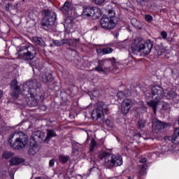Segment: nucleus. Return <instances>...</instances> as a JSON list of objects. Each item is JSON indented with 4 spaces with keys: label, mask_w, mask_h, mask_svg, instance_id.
I'll return each mask as SVG.
<instances>
[{
    "label": "nucleus",
    "mask_w": 179,
    "mask_h": 179,
    "mask_svg": "<svg viewBox=\"0 0 179 179\" xmlns=\"http://www.w3.org/2000/svg\"><path fill=\"white\" fill-rule=\"evenodd\" d=\"M11 96L13 99H16V104L19 106H26L28 104L29 107H37L40 100L46 99L45 92L41 88V84L37 80H29L24 83L21 90V94L24 97L22 100L17 101L19 94L20 93V88L17 86V80L14 79L11 81Z\"/></svg>",
    "instance_id": "nucleus-1"
},
{
    "label": "nucleus",
    "mask_w": 179,
    "mask_h": 179,
    "mask_svg": "<svg viewBox=\"0 0 179 179\" xmlns=\"http://www.w3.org/2000/svg\"><path fill=\"white\" fill-rule=\"evenodd\" d=\"M145 96L147 100H150V101L147 102V104L152 108L155 115H156L157 111V105L160 103L162 99L174 100L178 97V94L174 90L170 87L164 90L160 85H153L151 87V90L145 92Z\"/></svg>",
    "instance_id": "nucleus-2"
},
{
    "label": "nucleus",
    "mask_w": 179,
    "mask_h": 179,
    "mask_svg": "<svg viewBox=\"0 0 179 179\" xmlns=\"http://www.w3.org/2000/svg\"><path fill=\"white\" fill-rule=\"evenodd\" d=\"M153 48V43L150 40L145 43H142V38H136L134 39L131 45V50L134 55H138V52H142L144 55H148Z\"/></svg>",
    "instance_id": "nucleus-3"
},
{
    "label": "nucleus",
    "mask_w": 179,
    "mask_h": 179,
    "mask_svg": "<svg viewBox=\"0 0 179 179\" xmlns=\"http://www.w3.org/2000/svg\"><path fill=\"white\" fill-rule=\"evenodd\" d=\"M36 54H37L36 47L30 43L21 46L18 51L19 58L23 61L34 59Z\"/></svg>",
    "instance_id": "nucleus-4"
},
{
    "label": "nucleus",
    "mask_w": 179,
    "mask_h": 179,
    "mask_svg": "<svg viewBox=\"0 0 179 179\" xmlns=\"http://www.w3.org/2000/svg\"><path fill=\"white\" fill-rule=\"evenodd\" d=\"M43 18L42 20V27L45 30H50L55 25L57 22V13L50 10H44L43 11Z\"/></svg>",
    "instance_id": "nucleus-5"
},
{
    "label": "nucleus",
    "mask_w": 179,
    "mask_h": 179,
    "mask_svg": "<svg viewBox=\"0 0 179 179\" xmlns=\"http://www.w3.org/2000/svg\"><path fill=\"white\" fill-rule=\"evenodd\" d=\"M16 134L17 133L15 132L10 135L8 143H10V145L11 148H13V149H15V150H20V149H23V148H24V146L29 143V138L24 134L21 133L22 136L17 138L15 141L12 143V139L15 138V135H16Z\"/></svg>",
    "instance_id": "nucleus-6"
},
{
    "label": "nucleus",
    "mask_w": 179,
    "mask_h": 179,
    "mask_svg": "<svg viewBox=\"0 0 179 179\" xmlns=\"http://www.w3.org/2000/svg\"><path fill=\"white\" fill-rule=\"evenodd\" d=\"M38 71L40 72L39 77L42 81L46 85H50V83H57L54 82V76H52V71L50 69L45 68V64H38Z\"/></svg>",
    "instance_id": "nucleus-7"
},
{
    "label": "nucleus",
    "mask_w": 179,
    "mask_h": 179,
    "mask_svg": "<svg viewBox=\"0 0 179 179\" xmlns=\"http://www.w3.org/2000/svg\"><path fill=\"white\" fill-rule=\"evenodd\" d=\"M118 24V17L115 16L103 15L100 20V25L104 30H113Z\"/></svg>",
    "instance_id": "nucleus-8"
},
{
    "label": "nucleus",
    "mask_w": 179,
    "mask_h": 179,
    "mask_svg": "<svg viewBox=\"0 0 179 179\" xmlns=\"http://www.w3.org/2000/svg\"><path fill=\"white\" fill-rule=\"evenodd\" d=\"M95 109L91 113V117L94 121H97L101 118L104 114L108 113V106L106 105L103 101H99L95 105Z\"/></svg>",
    "instance_id": "nucleus-9"
},
{
    "label": "nucleus",
    "mask_w": 179,
    "mask_h": 179,
    "mask_svg": "<svg viewBox=\"0 0 179 179\" xmlns=\"http://www.w3.org/2000/svg\"><path fill=\"white\" fill-rule=\"evenodd\" d=\"M115 62V58L114 57L99 60L98 66L95 68V71L103 75H107L110 71V68L114 65Z\"/></svg>",
    "instance_id": "nucleus-10"
},
{
    "label": "nucleus",
    "mask_w": 179,
    "mask_h": 179,
    "mask_svg": "<svg viewBox=\"0 0 179 179\" xmlns=\"http://www.w3.org/2000/svg\"><path fill=\"white\" fill-rule=\"evenodd\" d=\"M102 15L101 10L98 7H85L82 13V17L87 19V17H93V19H99Z\"/></svg>",
    "instance_id": "nucleus-11"
},
{
    "label": "nucleus",
    "mask_w": 179,
    "mask_h": 179,
    "mask_svg": "<svg viewBox=\"0 0 179 179\" xmlns=\"http://www.w3.org/2000/svg\"><path fill=\"white\" fill-rule=\"evenodd\" d=\"M99 159L100 160H104V164L108 169H111L114 167V161L113 159H115L113 157V154H110L106 151H100L98 155Z\"/></svg>",
    "instance_id": "nucleus-12"
},
{
    "label": "nucleus",
    "mask_w": 179,
    "mask_h": 179,
    "mask_svg": "<svg viewBox=\"0 0 179 179\" xmlns=\"http://www.w3.org/2000/svg\"><path fill=\"white\" fill-rule=\"evenodd\" d=\"M79 41H80V38L54 40L53 44H55L56 47H61V45H64V44H68L69 47H72L73 48H76V47L79 45Z\"/></svg>",
    "instance_id": "nucleus-13"
},
{
    "label": "nucleus",
    "mask_w": 179,
    "mask_h": 179,
    "mask_svg": "<svg viewBox=\"0 0 179 179\" xmlns=\"http://www.w3.org/2000/svg\"><path fill=\"white\" fill-rule=\"evenodd\" d=\"M132 106H134V102L131 101V99H124L121 103V106L120 108V113H122V115H127V114L129 113L131 108H132Z\"/></svg>",
    "instance_id": "nucleus-14"
},
{
    "label": "nucleus",
    "mask_w": 179,
    "mask_h": 179,
    "mask_svg": "<svg viewBox=\"0 0 179 179\" xmlns=\"http://www.w3.org/2000/svg\"><path fill=\"white\" fill-rule=\"evenodd\" d=\"M138 5H140V6H145L147 9H149L150 10H155L156 9V3H153L151 4H149V0H136Z\"/></svg>",
    "instance_id": "nucleus-15"
},
{
    "label": "nucleus",
    "mask_w": 179,
    "mask_h": 179,
    "mask_svg": "<svg viewBox=\"0 0 179 179\" xmlns=\"http://www.w3.org/2000/svg\"><path fill=\"white\" fill-rule=\"evenodd\" d=\"M113 161V167H118L119 166H122V157L120 155L112 154Z\"/></svg>",
    "instance_id": "nucleus-16"
},
{
    "label": "nucleus",
    "mask_w": 179,
    "mask_h": 179,
    "mask_svg": "<svg viewBox=\"0 0 179 179\" xmlns=\"http://www.w3.org/2000/svg\"><path fill=\"white\" fill-rule=\"evenodd\" d=\"M57 137V132L54 131L52 129H47V136L44 140L45 143H48L50 141H51L52 138Z\"/></svg>",
    "instance_id": "nucleus-17"
},
{
    "label": "nucleus",
    "mask_w": 179,
    "mask_h": 179,
    "mask_svg": "<svg viewBox=\"0 0 179 179\" xmlns=\"http://www.w3.org/2000/svg\"><path fill=\"white\" fill-rule=\"evenodd\" d=\"M152 124H155V122H156L155 131H162V129H164V128L167 127V124L163 122H160L157 119L155 120H152Z\"/></svg>",
    "instance_id": "nucleus-18"
},
{
    "label": "nucleus",
    "mask_w": 179,
    "mask_h": 179,
    "mask_svg": "<svg viewBox=\"0 0 179 179\" xmlns=\"http://www.w3.org/2000/svg\"><path fill=\"white\" fill-rule=\"evenodd\" d=\"M131 96V90H125L124 91H119L117 93V97L119 100H122L124 97H129Z\"/></svg>",
    "instance_id": "nucleus-19"
},
{
    "label": "nucleus",
    "mask_w": 179,
    "mask_h": 179,
    "mask_svg": "<svg viewBox=\"0 0 179 179\" xmlns=\"http://www.w3.org/2000/svg\"><path fill=\"white\" fill-rule=\"evenodd\" d=\"M40 150V147L36 144L34 143L32 145H30L29 150H28V153L30 156L34 155L37 152Z\"/></svg>",
    "instance_id": "nucleus-20"
},
{
    "label": "nucleus",
    "mask_w": 179,
    "mask_h": 179,
    "mask_svg": "<svg viewBox=\"0 0 179 179\" xmlns=\"http://www.w3.org/2000/svg\"><path fill=\"white\" fill-rule=\"evenodd\" d=\"M101 94V90H94L92 92H89V96L91 100H96V99L100 97Z\"/></svg>",
    "instance_id": "nucleus-21"
},
{
    "label": "nucleus",
    "mask_w": 179,
    "mask_h": 179,
    "mask_svg": "<svg viewBox=\"0 0 179 179\" xmlns=\"http://www.w3.org/2000/svg\"><path fill=\"white\" fill-rule=\"evenodd\" d=\"M172 142L175 145H179V128L175 129L173 135L172 136Z\"/></svg>",
    "instance_id": "nucleus-22"
},
{
    "label": "nucleus",
    "mask_w": 179,
    "mask_h": 179,
    "mask_svg": "<svg viewBox=\"0 0 179 179\" xmlns=\"http://www.w3.org/2000/svg\"><path fill=\"white\" fill-rule=\"evenodd\" d=\"M23 162H24V160H23L22 158L13 157L10 160V166H17L21 163H23Z\"/></svg>",
    "instance_id": "nucleus-23"
},
{
    "label": "nucleus",
    "mask_w": 179,
    "mask_h": 179,
    "mask_svg": "<svg viewBox=\"0 0 179 179\" xmlns=\"http://www.w3.org/2000/svg\"><path fill=\"white\" fill-rule=\"evenodd\" d=\"M139 174L140 176H146L148 174V164L139 165Z\"/></svg>",
    "instance_id": "nucleus-24"
},
{
    "label": "nucleus",
    "mask_w": 179,
    "mask_h": 179,
    "mask_svg": "<svg viewBox=\"0 0 179 179\" xmlns=\"http://www.w3.org/2000/svg\"><path fill=\"white\" fill-rule=\"evenodd\" d=\"M58 159L61 164H66V163L69 162V156L68 155H59Z\"/></svg>",
    "instance_id": "nucleus-25"
},
{
    "label": "nucleus",
    "mask_w": 179,
    "mask_h": 179,
    "mask_svg": "<svg viewBox=\"0 0 179 179\" xmlns=\"http://www.w3.org/2000/svg\"><path fill=\"white\" fill-rule=\"evenodd\" d=\"M72 9H73V6L69 1H66L62 8V10H66V12H69Z\"/></svg>",
    "instance_id": "nucleus-26"
},
{
    "label": "nucleus",
    "mask_w": 179,
    "mask_h": 179,
    "mask_svg": "<svg viewBox=\"0 0 179 179\" xmlns=\"http://www.w3.org/2000/svg\"><path fill=\"white\" fill-rule=\"evenodd\" d=\"M32 40L35 44L40 45V47H44V45H45L44 41H43V38L40 37H33Z\"/></svg>",
    "instance_id": "nucleus-27"
},
{
    "label": "nucleus",
    "mask_w": 179,
    "mask_h": 179,
    "mask_svg": "<svg viewBox=\"0 0 179 179\" xmlns=\"http://www.w3.org/2000/svg\"><path fill=\"white\" fill-rule=\"evenodd\" d=\"M13 155H15L13 152L10 151H4L2 154L3 159H10V157H13Z\"/></svg>",
    "instance_id": "nucleus-28"
},
{
    "label": "nucleus",
    "mask_w": 179,
    "mask_h": 179,
    "mask_svg": "<svg viewBox=\"0 0 179 179\" xmlns=\"http://www.w3.org/2000/svg\"><path fill=\"white\" fill-rule=\"evenodd\" d=\"M117 45H118V48L120 49L128 48V47H129V42L128 41H122V42H120Z\"/></svg>",
    "instance_id": "nucleus-29"
},
{
    "label": "nucleus",
    "mask_w": 179,
    "mask_h": 179,
    "mask_svg": "<svg viewBox=\"0 0 179 179\" xmlns=\"http://www.w3.org/2000/svg\"><path fill=\"white\" fill-rule=\"evenodd\" d=\"M145 124H146V120L143 119H138L137 122V127L139 129H143V128H145Z\"/></svg>",
    "instance_id": "nucleus-30"
},
{
    "label": "nucleus",
    "mask_w": 179,
    "mask_h": 179,
    "mask_svg": "<svg viewBox=\"0 0 179 179\" xmlns=\"http://www.w3.org/2000/svg\"><path fill=\"white\" fill-rule=\"evenodd\" d=\"M40 64H43V63H40ZM40 64H38V65H39ZM38 66H37L36 63V62H34V61H33V62H29V66H31V68H32V69H33L34 73H36V72L37 71H38Z\"/></svg>",
    "instance_id": "nucleus-31"
},
{
    "label": "nucleus",
    "mask_w": 179,
    "mask_h": 179,
    "mask_svg": "<svg viewBox=\"0 0 179 179\" xmlns=\"http://www.w3.org/2000/svg\"><path fill=\"white\" fill-rule=\"evenodd\" d=\"M96 146H97V143L96 142V140L92 139L90 143V152H93Z\"/></svg>",
    "instance_id": "nucleus-32"
},
{
    "label": "nucleus",
    "mask_w": 179,
    "mask_h": 179,
    "mask_svg": "<svg viewBox=\"0 0 179 179\" xmlns=\"http://www.w3.org/2000/svg\"><path fill=\"white\" fill-rule=\"evenodd\" d=\"M105 124L109 128H113V127H114V121L111 119H106L105 120Z\"/></svg>",
    "instance_id": "nucleus-33"
},
{
    "label": "nucleus",
    "mask_w": 179,
    "mask_h": 179,
    "mask_svg": "<svg viewBox=\"0 0 179 179\" xmlns=\"http://www.w3.org/2000/svg\"><path fill=\"white\" fill-rule=\"evenodd\" d=\"M113 51H114V50L113 49V48H103V55H106L107 54H111V52H113Z\"/></svg>",
    "instance_id": "nucleus-34"
},
{
    "label": "nucleus",
    "mask_w": 179,
    "mask_h": 179,
    "mask_svg": "<svg viewBox=\"0 0 179 179\" xmlns=\"http://www.w3.org/2000/svg\"><path fill=\"white\" fill-rule=\"evenodd\" d=\"M131 23L134 27H138L139 26V21L136 20V18H132L131 20Z\"/></svg>",
    "instance_id": "nucleus-35"
},
{
    "label": "nucleus",
    "mask_w": 179,
    "mask_h": 179,
    "mask_svg": "<svg viewBox=\"0 0 179 179\" xmlns=\"http://www.w3.org/2000/svg\"><path fill=\"white\" fill-rule=\"evenodd\" d=\"M145 19L148 23H150L152 20H153V17L149 14H145Z\"/></svg>",
    "instance_id": "nucleus-36"
},
{
    "label": "nucleus",
    "mask_w": 179,
    "mask_h": 179,
    "mask_svg": "<svg viewBox=\"0 0 179 179\" xmlns=\"http://www.w3.org/2000/svg\"><path fill=\"white\" fill-rule=\"evenodd\" d=\"M170 108V105L167 103V102L162 101V110H169Z\"/></svg>",
    "instance_id": "nucleus-37"
},
{
    "label": "nucleus",
    "mask_w": 179,
    "mask_h": 179,
    "mask_svg": "<svg viewBox=\"0 0 179 179\" xmlns=\"http://www.w3.org/2000/svg\"><path fill=\"white\" fill-rule=\"evenodd\" d=\"M161 36L164 40H167V32L166 31H162L161 32Z\"/></svg>",
    "instance_id": "nucleus-38"
},
{
    "label": "nucleus",
    "mask_w": 179,
    "mask_h": 179,
    "mask_svg": "<svg viewBox=\"0 0 179 179\" xmlns=\"http://www.w3.org/2000/svg\"><path fill=\"white\" fill-rule=\"evenodd\" d=\"M96 53L98 54V55H104L103 48H96Z\"/></svg>",
    "instance_id": "nucleus-39"
},
{
    "label": "nucleus",
    "mask_w": 179,
    "mask_h": 179,
    "mask_svg": "<svg viewBox=\"0 0 179 179\" xmlns=\"http://www.w3.org/2000/svg\"><path fill=\"white\" fill-rule=\"evenodd\" d=\"M96 5H102V3H104L106 2V0H94Z\"/></svg>",
    "instance_id": "nucleus-40"
},
{
    "label": "nucleus",
    "mask_w": 179,
    "mask_h": 179,
    "mask_svg": "<svg viewBox=\"0 0 179 179\" xmlns=\"http://www.w3.org/2000/svg\"><path fill=\"white\" fill-rule=\"evenodd\" d=\"M108 16H115V12L114 11V10L110 9L108 11Z\"/></svg>",
    "instance_id": "nucleus-41"
},
{
    "label": "nucleus",
    "mask_w": 179,
    "mask_h": 179,
    "mask_svg": "<svg viewBox=\"0 0 179 179\" xmlns=\"http://www.w3.org/2000/svg\"><path fill=\"white\" fill-rule=\"evenodd\" d=\"M140 110H141V111H140L141 114H143V113H145V112L146 111L147 108H146V106H145L144 105H143V106H141V107L140 108Z\"/></svg>",
    "instance_id": "nucleus-42"
},
{
    "label": "nucleus",
    "mask_w": 179,
    "mask_h": 179,
    "mask_svg": "<svg viewBox=\"0 0 179 179\" xmlns=\"http://www.w3.org/2000/svg\"><path fill=\"white\" fill-rule=\"evenodd\" d=\"M132 138H141L142 137V134H141V133H137L134 135L130 136Z\"/></svg>",
    "instance_id": "nucleus-43"
},
{
    "label": "nucleus",
    "mask_w": 179,
    "mask_h": 179,
    "mask_svg": "<svg viewBox=\"0 0 179 179\" xmlns=\"http://www.w3.org/2000/svg\"><path fill=\"white\" fill-rule=\"evenodd\" d=\"M55 164V161L54 159H51L49 162V166L50 167H54Z\"/></svg>",
    "instance_id": "nucleus-44"
},
{
    "label": "nucleus",
    "mask_w": 179,
    "mask_h": 179,
    "mask_svg": "<svg viewBox=\"0 0 179 179\" xmlns=\"http://www.w3.org/2000/svg\"><path fill=\"white\" fill-rule=\"evenodd\" d=\"M146 162H147L146 158H141L139 160V162L141 163L142 164H145V163H146Z\"/></svg>",
    "instance_id": "nucleus-45"
},
{
    "label": "nucleus",
    "mask_w": 179,
    "mask_h": 179,
    "mask_svg": "<svg viewBox=\"0 0 179 179\" xmlns=\"http://www.w3.org/2000/svg\"><path fill=\"white\" fill-rule=\"evenodd\" d=\"M113 36H114L115 38H117L118 37V36H120V33H118L117 31H115L113 33Z\"/></svg>",
    "instance_id": "nucleus-46"
},
{
    "label": "nucleus",
    "mask_w": 179,
    "mask_h": 179,
    "mask_svg": "<svg viewBox=\"0 0 179 179\" xmlns=\"http://www.w3.org/2000/svg\"><path fill=\"white\" fill-rule=\"evenodd\" d=\"M2 96H3V92L2 90H0V99H2Z\"/></svg>",
    "instance_id": "nucleus-47"
},
{
    "label": "nucleus",
    "mask_w": 179,
    "mask_h": 179,
    "mask_svg": "<svg viewBox=\"0 0 179 179\" xmlns=\"http://www.w3.org/2000/svg\"><path fill=\"white\" fill-rule=\"evenodd\" d=\"M68 20H69V19L66 18L65 20V24H64V28L66 29V23L68 22Z\"/></svg>",
    "instance_id": "nucleus-48"
},
{
    "label": "nucleus",
    "mask_w": 179,
    "mask_h": 179,
    "mask_svg": "<svg viewBox=\"0 0 179 179\" xmlns=\"http://www.w3.org/2000/svg\"><path fill=\"white\" fill-rule=\"evenodd\" d=\"M50 89H52V90L55 89V85H54L53 87H51Z\"/></svg>",
    "instance_id": "nucleus-49"
},
{
    "label": "nucleus",
    "mask_w": 179,
    "mask_h": 179,
    "mask_svg": "<svg viewBox=\"0 0 179 179\" xmlns=\"http://www.w3.org/2000/svg\"><path fill=\"white\" fill-rule=\"evenodd\" d=\"M77 177H81L82 178V175H77Z\"/></svg>",
    "instance_id": "nucleus-50"
},
{
    "label": "nucleus",
    "mask_w": 179,
    "mask_h": 179,
    "mask_svg": "<svg viewBox=\"0 0 179 179\" xmlns=\"http://www.w3.org/2000/svg\"><path fill=\"white\" fill-rule=\"evenodd\" d=\"M66 33H68V31H65V34H66Z\"/></svg>",
    "instance_id": "nucleus-51"
},
{
    "label": "nucleus",
    "mask_w": 179,
    "mask_h": 179,
    "mask_svg": "<svg viewBox=\"0 0 179 179\" xmlns=\"http://www.w3.org/2000/svg\"><path fill=\"white\" fill-rule=\"evenodd\" d=\"M70 23H72V20H70Z\"/></svg>",
    "instance_id": "nucleus-52"
},
{
    "label": "nucleus",
    "mask_w": 179,
    "mask_h": 179,
    "mask_svg": "<svg viewBox=\"0 0 179 179\" xmlns=\"http://www.w3.org/2000/svg\"><path fill=\"white\" fill-rule=\"evenodd\" d=\"M178 101H176V103H178Z\"/></svg>",
    "instance_id": "nucleus-53"
},
{
    "label": "nucleus",
    "mask_w": 179,
    "mask_h": 179,
    "mask_svg": "<svg viewBox=\"0 0 179 179\" xmlns=\"http://www.w3.org/2000/svg\"><path fill=\"white\" fill-rule=\"evenodd\" d=\"M22 1H24V0H22Z\"/></svg>",
    "instance_id": "nucleus-54"
}]
</instances>
